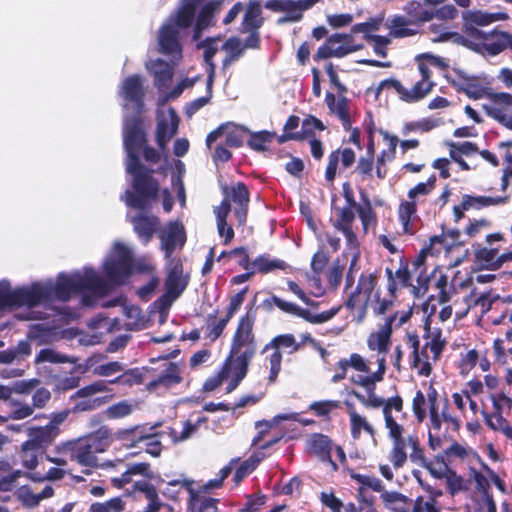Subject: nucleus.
Here are the masks:
<instances>
[{"instance_id":"69168bd1","label":"nucleus","mask_w":512,"mask_h":512,"mask_svg":"<svg viewBox=\"0 0 512 512\" xmlns=\"http://www.w3.org/2000/svg\"><path fill=\"white\" fill-rule=\"evenodd\" d=\"M376 285V278L372 274H362L359 278L358 285L356 287V290L366 296L371 302L373 301L372 298H374V295L376 292H374Z\"/></svg>"},{"instance_id":"f03ea898","label":"nucleus","mask_w":512,"mask_h":512,"mask_svg":"<svg viewBox=\"0 0 512 512\" xmlns=\"http://www.w3.org/2000/svg\"><path fill=\"white\" fill-rule=\"evenodd\" d=\"M145 133L138 117L124 118V146L127 153L126 171L133 176V189L135 193L127 190L121 196L128 206L144 210L150 202L157 199L159 184L139 163V154L143 151L146 161L156 163L159 153L145 146Z\"/></svg>"},{"instance_id":"9d476101","label":"nucleus","mask_w":512,"mask_h":512,"mask_svg":"<svg viewBox=\"0 0 512 512\" xmlns=\"http://www.w3.org/2000/svg\"><path fill=\"white\" fill-rule=\"evenodd\" d=\"M168 266L165 293L158 300L161 310L169 309L188 284L187 278L183 276L182 265L178 261L170 260Z\"/></svg>"},{"instance_id":"c85d7f7f","label":"nucleus","mask_w":512,"mask_h":512,"mask_svg":"<svg viewBox=\"0 0 512 512\" xmlns=\"http://www.w3.org/2000/svg\"><path fill=\"white\" fill-rule=\"evenodd\" d=\"M498 19V14L486 13L480 10H469L463 13L466 32H481L477 29V26H487Z\"/></svg>"},{"instance_id":"cd10ccee","label":"nucleus","mask_w":512,"mask_h":512,"mask_svg":"<svg viewBox=\"0 0 512 512\" xmlns=\"http://www.w3.org/2000/svg\"><path fill=\"white\" fill-rule=\"evenodd\" d=\"M325 102L330 111L338 116L343 128L350 130L351 119L348 100L345 97H339L337 99L334 94L328 92L325 97Z\"/></svg>"},{"instance_id":"6ab92c4d","label":"nucleus","mask_w":512,"mask_h":512,"mask_svg":"<svg viewBox=\"0 0 512 512\" xmlns=\"http://www.w3.org/2000/svg\"><path fill=\"white\" fill-rule=\"evenodd\" d=\"M455 76L449 78L450 83L457 91L465 93L469 98L477 100L486 96V89L480 84L478 77L469 75L464 71L455 69Z\"/></svg>"},{"instance_id":"2eb2a0df","label":"nucleus","mask_w":512,"mask_h":512,"mask_svg":"<svg viewBox=\"0 0 512 512\" xmlns=\"http://www.w3.org/2000/svg\"><path fill=\"white\" fill-rule=\"evenodd\" d=\"M246 375L247 374L240 375L238 368L225 360L221 370L216 375L211 376L205 381L203 390L206 392H212L221 386L222 383L228 382L226 392L231 393L236 389Z\"/></svg>"},{"instance_id":"7c9ffc66","label":"nucleus","mask_w":512,"mask_h":512,"mask_svg":"<svg viewBox=\"0 0 512 512\" xmlns=\"http://www.w3.org/2000/svg\"><path fill=\"white\" fill-rule=\"evenodd\" d=\"M147 69L155 77V85L159 89L167 88L172 79V66L161 59L151 60L147 63Z\"/></svg>"},{"instance_id":"4d7b16f0","label":"nucleus","mask_w":512,"mask_h":512,"mask_svg":"<svg viewBox=\"0 0 512 512\" xmlns=\"http://www.w3.org/2000/svg\"><path fill=\"white\" fill-rule=\"evenodd\" d=\"M325 126L321 120L318 118L308 115L304 118L301 127V134L299 133H290L288 135L289 139H301L303 137H307L309 135L314 134L315 130L323 131Z\"/></svg>"},{"instance_id":"58836bf2","label":"nucleus","mask_w":512,"mask_h":512,"mask_svg":"<svg viewBox=\"0 0 512 512\" xmlns=\"http://www.w3.org/2000/svg\"><path fill=\"white\" fill-rule=\"evenodd\" d=\"M381 499L392 512H410L408 505H411L412 501L401 493L385 491L381 494Z\"/></svg>"},{"instance_id":"a19ab883","label":"nucleus","mask_w":512,"mask_h":512,"mask_svg":"<svg viewBox=\"0 0 512 512\" xmlns=\"http://www.w3.org/2000/svg\"><path fill=\"white\" fill-rule=\"evenodd\" d=\"M508 201V196H497V197H490V196H470L465 195L463 197L462 201V207L463 209H470V208H482L487 206H496L505 204Z\"/></svg>"},{"instance_id":"5701e85b","label":"nucleus","mask_w":512,"mask_h":512,"mask_svg":"<svg viewBox=\"0 0 512 512\" xmlns=\"http://www.w3.org/2000/svg\"><path fill=\"white\" fill-rule=\"evenodd\" d=\"M128 217L140 240L147 244L160 224L158 217L147 215L142 211L138 212L135 216L128 215Z\"/></svg>"},{"instance_id":"338daca9","label":"nucleus","mask_w":512,"mask_h":512,"mask_svg":"<svg viewBox=\"0 0 512 512\" xmlns=\"http://www.w3.org/2000/svg\"><path fill=\"white\" fill-rule=\"evenodd\" d=\"M38 451L34 446L26 447V441L21 446L20 458L24 467L34 469L38 464Z\"/></svg>"},{"instance_id":"393cba45","label":"nucleus","mask_w":512,"mask_h":512,"mask_svg":"<svg viewBox=\"0 0 512 512\" xmlns=\"http://www.w3.org/2000/svg\"><path fill=\"white\" fill-rule=\"evenodd\" d=\"M355 153L350 148L333 151L328 158V165L325 172L327 181L332 182L335 179L339 161L344 168H349L355 162Z\"/></svg>"},{"instance_id":"e433bc0d","label":"nucleus","mask_w":512,"mask_h":512,"mask_svg":"<svg viewBox=\"0 0 512 512\" xmlns=\"http://www.w3.org/2000/svg\"><path fill=\"white\" fill-rule=\"evenodd\" d=\"M499 298V295L493 294L491 291L483 292L479 295L476 293V289H473L468 296L465 297V303L467 305V310L472 307L479 306L481 308V313L486 314L491 308L494 302H496Z\"/></svg>"},{"instance_id":"0eeeda50","label":"nucleus","mask_w":512,"mask_h":512,"mask_svg":"<svg viewBox=\"0 0 512 512\" xmlns=\"http://www.w3.org/2000/svg\"><path fill=\"white\" fill-rule=\"evenodd\" d=\"M422 59H427L432 65L435 66L442 65V60L437 56L429 53L419 55L417 56V60L419 61L418 68L421 74V80L416 82L412 88H405L400 81L395 79L386 80L383 82V85L393 88L398 94L399 98L405 102L412 103L423 99L431 92L434 83L430 81L431 70L426 64L421 62Z\"/></svg>"},{"instance_id":"b1692460","label":"nucleus","mask_w":512,"mask_h":512,"mask_svg":"<svg viewBox=\"0 0 512 512\" xmlns=\"http://www.w3.org/2000/svg\"><path fill=\"white\" fill-rule=\"evenodd\" d=\"M408 344L413 350V361L412 366L417 370L418 374L422 376H429L432 371V354L426 351L424 354V349L422 352H419V339L417 335L408 334L407 336Z\"/></svg>"},{"instance_id":"5fc2aeb1","label":"nucleus","mask_w":512,"mask_h":512,"mask_svg":"<svg viewBox=\"0 0 512 512\" xmlns=\"http://www.w3.org/2000/svg\"><path fill=\"white\" fill-rule=\"evenodd\" d=\"M126 502L122 497H114L104 502H94L89 506L88 512H123Z\"/></svg>"},{"instance_id":"423d86ee","label":"nucleus","mask_w":512,"mask_h":512,"mask_svg":"<svg viewBox=\"0 0 512 512\" xmlns=\"http://www.w3.org/2000/svg\"><path fill=\"white\" fill-rule=\"evenodd\" d=\"M105 434L106 432L98 431L96 434L61 443L57 449L81 466L96 467L98 465L96 455L104 452L107 446L103 440Z\"/></svg>"},{"instance_id":"680f3d73","label":"nucleus","mask_w":512,"mask_h":512,"mask_svg":"<svg viewBox=\"0 0 512 512\" xmlns=\"http://www.w3.org/2000/svg\"><path fill=\"white\" fill-rule=\"evenodd\" d=\"M67 363L74 362L70 357L57 352L52 348L41 349L36 356V363Z\"/></svg>"},{"instance_id":"13d9d810","label":"nucleus","mask_w":512,"mask_h":512,"mask_svg":"<svg viewBox=\"0 0 512 512\" xmlns=\"http://www.w3.org/2000/svg\"><path fill=\"white\" fill-rule=\"evenodd\" d=\"M275 133L269 131H259L251 133L248 145L255 151H265L268 145L273 141Z\"/></svg>"},{"instance_id":"0e129e2a","label":"nucleus","mask_w":512,"mask_h":512,"mask_svg":"<svg viewBox=\"0 0 512 512\" xmlns=\"http://www.w3.org/2000/svg\"><path fill=\"white\" fill-rule=\"evenodd\" d=\"M483 109L488 116L492 117L508 129L512 130V114L505 112L499 107L491 105H483Z\"/></svg>"},{"instance_id":"7ed1b4c3","label":"nucleus","mask_w":512,"mask_h":512,"mask_svg":"<svg viewBox=\"0 0 512 512\" xmlns=\"http://www.w3.org/2000/svg\"><path fill=\"white\" fill-rule=\"evenodd\" d=\"M391 440L388 459L395 469L402 468L407 460L424 468H430V462L425 457L424 450L417 433H410L397 420L385 427Z\"/></svg>"},{"instance_id":"79ce46f5","label":"nucleus","mask_w":512,"mask_h":512,"mask_svg":"<svg viewBox=\"0 0 512 512\" xmlns=\"http://www.w3.org/2000/svg\"><path fill=\"white\" fill-rule=\"evenodd\" d=\"M300 348L301 344L296 341L292 334H283L274 337L268 344H266L263 352H267L271 349H277L280 352L283 350L291 354Z\"/></svg>"},{"instance_id":"8fccbe9b","label":"nucleus","mask_w":512,"mask_h":512,"mask_svg":"<svg viewBox=\"0 0 512 512\" xmlns=\"http://www.w3.org/2000/svg\"><path fill=\"white\" fill-rule=\"evenodd\" d=\"M427 339L428 340L423 348L424 354L428 351L432 354V360L436 362L445 347V340L442 338V333L439 330L429 332Z\"/></svg>"},{"instance_id":"ddd939ff","label":"nucleus","mask_w":512,"mask_h":512,"mask_svg":"<svg viewBox=\"0 0 512 512\" xmlns=\"http://www.w3.org/2000/svg\"><path fill=\"white\" fill-rule=\"evenodd\" d=\"M375 390H367L366 408H382L384 426H388L398 419V414L403 413V399L399 395L383 398L374 393Z\"/></svg>"},{"instance_id":"c756f323","label":"nucleus","mask_w":512,"mask_h":512,"mask_svg":"<svg viewBox=\"0 0 512 512\" xmlns=\"http://www.w3.org/2000/svg\"><path fill=\"white\" fill-rule=\"evenodd\" d=\"M375 362L378 369L375 372L366 373V375H357L353 377L352 381L365 388V390H375L376 383L383 380L386 372V358L384 356L377 357Z\"/></svg>"},{"instance_id":"f3484780","label":"nucleus","mask_w":512,"mask_h":512,"mask_svg":"<svg viewBox=\"0 0 512 512\" xmlns=\"http://www.w3.org/2000/svg\"><path fill=\"white\" fill-rule=\"evenodd\" d=\"M179 117L172 108L160 109L157 116V144L164 150L166 144L177 133Z\"/></svg>"},{"instance_id":"864d4df0","label":"nucleus","mask_w":512,"mask_h":512,"mask_svg":"<svg viewBox=\"0 0 512 512\" xmlns=\"http://www.w3.org/2000/svg\"><path fill=\"white\" fill-rule=\"evenodd\" d=\"M436 176L432 175L426 182L418 183L408 191V200L418 204L421 199L429 195L435 188Z\"/></svg>"},{"instance_id":"412c9836","label":"nucleus","mask_w":512,"mask_h":512,"mask_svg":"<svg viewBox=\"0 0 512 512\" xmlns=\"http://www.w3.org/2000/svg\"><path fill=\"white\" fill-rule=\"evenodd\" d=\"M396 320V315L390 316L386 319L385 323L376 331L372 333L368 340L367 345L370 350L377 351V357L384 356L390 346V337L392 334V324Z\"/></svg>"},{"instance_id":"ea45409f","label":"nucleus","mask_w":512,"mask_h":512,"mask_svg":"<svg viewBox=\"0 0 512 512\" xmlns=\"http://www.w3.org/2000/svg\"><path fill=\"white\" fill-rule=\"evenodd\" d=\"M371 301L363 294L355 290L346 302V307L351 310L354 320L361 323L366 317L367 307Z\"/></svg>"},{"instance_id":"39448f33","label":"nucleus","mask_w":512,"mask_h":512,"mask_svg":"<svg viewBox=\"0 0 512 512\" xmlns=\"http://www.w3.org/2000/svg\"><path fill=\"white\" fill-rule=\"evenodd\" d=\"M433 42H452L482 55H497L507 47L512 49L510 34H440Z\"/></svg>"},{"instance_id":"bf43d9fd","label":"nucleus","mask_w":512,"mask_h":512,"mask_svg":"<svg viewBox=\"0 0 512 512\" xmlns=\"http://www.w3.org/2000/svg\"><path fill=\"white\" fill-rule=\"evenodd\" d=\"M481 413L485 423L492 430L505 434L511 428L508 421L503 417V414L495 412L488 413L484 410Z\"/></svg>"},{"instance_id":"6e6d98bb","label":"nucleus","mask_w":512,"mask_h":512,"mask_svg":"<svg viewBox=\"0 0 512 512\" xmlns=\"http://www.w3.org/2000/svg\"><path fill=\"white\" fill-rule=\"evenodd\" d=\"M363 200L364 205L357 207L355 213H358L363 226V230L366 233L371 227L376 226L377 219L369 199L366 196H363Z\"/></svg>"},{"instance_id":"20e7f679","label":"nucleus","mask_w":512,"mask_h":512,"mask_svg":"<svg viewBox=\"0 0 512 512\" xmlns=\"http://www.w3.org/2000/svg\"><path fill=\"white\" fill-rule=\"evenodd\" d=\"M255 317L246 313L239 320L232 338L228 362L238 368L240 375L247 374L249 363L256 354L257 343L253 333Z\"/></svg>"},{"instance_id":"6e6552de","label":"nucleus","mask_w":512,"mask_h":512,"mask_svg":"<svg viewBox=\"0 0 512 512\" xmlns=\"http://www.w3.org/2000/svg\"><path fill=\"white\" fill-rule=\"evenodd\" d=\"M344 197L346 205L343 207L333 208V217L331 222L333 227L345 236L347 245L350 248H355L358 242L352 229V225L356 217L355 210L360 206V204L355 201L353 193L349 188L344 187Z\"/></svg>"},{"instance_id":"a211bd4d","label":"nucleus","mask_w":512,"mask_h":512,"mask_svg":"<svg viewBox=\"0 0 512 512\" xmlns=\"http://www.w3.org/2000/svg\"><path fill=\"white\" fill-rule=\"evenodd\" d=\"M383 22V15L372 17L368 21L352 26L350 32H376L382 27L388 29L389 32H415L414 30L406 27L408 22L404 16H395L385 25Z\"/></svg>"},{"instance_id":"9b49d317","label":"nucleus","mask_w":512,"mask_h":512,"mask_svg":"<svg viewBox=\"0 0 512 512\" xmlns=\"http://www.w3.org/2000/svg\"><path fill=\"white\" fill-rule=\"evenodd\" d=\"M362 48V43L355 41L353 34H333L323 46H321L315 57L327 59L330 57H344L349 53Z\"/></svg>"},{"instance_id":"4be33fe9","label":"nucleus","mask_w":512,"mask_h":512,"mask_svg":"<svg viewBox=\"0 0 512 512\" xmlns=\"http://www.w3.org/2000/svg\"><path fill=\"white\" fill-rule=\"evenodd\" d=\"M121 96L126 101L125 107L130 103L133 109L140 113L143 107V88L141 78L137 75L130 76L123 81L121 90Z\"/></svg>"},{"instance_id":"72a5a7b5","label":"nucleus","mask_w":512,"mask_h":512,"mask_svg":"<svg viewBox=\"0 0 512 512\" xmlns=\"http://www.w3.org/2000/svg\"><path fill=\"white\" fill-rule=\"evenodd\" d=\"M181 380L177 365L170 363L155 380L148 384V388L149 390L168 389L179 384Z\"/></svg>"},{"instance_id":"bb28decb","label":"nucleus","mask_w":512,"mask_h":512,"mask_svg":"<svg viewBox=\"0 0 512 512\" xmlns=\"http://www.w3.org/2000/svg\"><path fill=\"white\" fill-rule=\"evenodd\" d=\"M231 211V204H229L228 196L223 199L221 204L214 208L216 216L217 230L221 237L225 238V244L231 242L234 237V231L227 223V217Z\"/></svg>"},{"instance_id":"f704fd0d","label":"nucleus","mask_w":512,"mask_h":512,"mask_svg":"<svg viewBox=\"0 0 512 512\" xmlns=\"http://www.w3.org/2000/svg\"><path fill=\"white\" fill-rule=\"evenodd\" d=\"M309 449L310 451L318 456L323 461H328L333 466V469L336 470L337 466L334 462L331 460V441L327 436L316 434L313 435L309 439Z\"/></svg>"},{"instance_id":"4468645a","label":"nucleus","mask_w":512,"mask_h":512,"mask_svg":"<svg viewBox=\"0 0 512 512\" xmlns=\"http://www.w3.org/2000/svg\"><path fill=\"white\" fill-rule=\"evenodd\" d=\"M160 248L165 253L167 261L172 260V254L181 250L186 242L184 226L179 221L169 222L160 232Z\"/></svg>"},{"instance_id":"473e14b6","label":"nucleus","mask_w":512,"mask_h":512,"mask_svg":"<svg viewBox=\"0 0 512 512\" xmlns=\"http://www.w3.org/2000/svg\"><path fill=\"white\" fill-rule=\"evenodd\" d=\"M475 262L483 269L497 270L501 267L498 249L477 247L474 251Z\"/></svg>"},{"instance_id":"f257e3e1","label":"nucleus","mask_w":512,"mask_h":512,"mask_svg":"<svg viewBox=\"0 0 512 512\" xmlns=\"http://www.w3.org/2000/svg\"><path fill=\"white\" fill-rule=\"evenodd\" d=\"M132 261L131 250L121 243H115L103 264L107 280L95 270L85 268L71 274L60 273L56 282L48 280L15 290L11 289L9 282L0 281V308H32L52 300L67 301L71 295L77 293L82 294V305L93 306L113 286L121 285L128 279L132 272Z\"/></svg>"},{"instance_id":"37998d69","label":"nucleus","mask_w":512,"mask_h":512,"mask_svg":"<svg viewBox=\"0 0 512 512\" xmlns=\"http://www.w3.org/2000/svg\"><path fill=\"white\" fill-rule=\"evenodd\" d=\"M426 250H422L419 256L413 261L411 270L412 277L416 280L419 289L423 288L427 290V285L430 280V276L426 268Z\"/></svg>"},{"instance_id":"2f4dec72","label":"nucleus","mask_w":512,"mask_h":512,"mask_svg":"<svg viewBox=\"0 0 512 512\" xmlns=\"http://www.w3.org/2000/svg\"><path fill=\"white\" fill-rule=\"evenodd\" d=\"M417 204L413 201H402L398 208V218L402 225L403 232L413 234L415 232V221L417 220Z\"/></svg>"},{"instance_id":"a878e982","label":"nucleus","mask_w":512,"mask_h":512,"mask_svg":"<svg viewBox=\"0 0 512 512\" xmlns=\"http://www.w3.org/2000/svg\"><path fill=\"white\" fill-rule=\"evenodd\" d=\"M27 433L29 440L26 441V447L34 446L37 449L47 447L58 436V432L48 424L44 427H29Z\"/></svg>"},{"instance_id":"f8f14e48","label":"nucleus","mask_w":512,"mask_h":512,"mask_svg":"<svg viewBox=\"0 0 512 512\" xmlns=\"http://www.w3.org/2000/svg\"><path fill=\"white\" fill-rule=\"evenodd\" d=\"M265 302L267 304H274L283 312L298 316L312 324L325 323L331 320L340 310V308L337 307L319 314H314L311 311L303 309L292 302L285 301L276 295H273L270 299L266 300Z\"/></svg>"},{"instance_id":"a18cd8bd","label":"nucleus","mask_w":512,"mask_h":512,"mask_svg":"<svg viewBox=\"0 0 512 512\" xmlns=\"http://www.w3.org/2000/svg\"><path fill=\"white\" fill-rule=\"evenodd\" d=\"M218 502V499L197 495L190 489L189 507L192 512H218Z\"/></svg>"},{"instance_id":"c03bdc74","label":"nucleus","mask_w":512,"mask_h":512,"mask_svg":"<svg viewBox=\"0 0 512 512\" xmlns=\"http://www.w3.org/2000/svg\"><path fill=\"white\" fill-rule=\"evenodd\" d=\"M262 10L259 4L251 3L245 10L243 17V31L242 32H256L262 25L263 19L261 17Z\"/></svg>"},{"instance_id":"4c0bfd02","label":"nucleus","mask_w":512,"mask_h":512,"mask_svg":"<svg viewBox=\"0 0 512 512\" xmlns=\"http://www.w3.org/2000/svg\"><path fill=\"white\" fill-rule=\"evenodd\" d=\"M349 420H350V428L351 435L354 439H359L362 430L365 431L371 437H374L376 431L372 424L367 420L365 416L360 415L356 412L354 407H351L349 411Z\"/></svg>"},{"instance_id":"774afa93","label":"nucleus","mask_w":512,"mask_h":512,"mask_svg":"<svg viewBox=\"0 0 512 512\" xmlns=\"http://www.w3.org/2000/svg\"><path fill=\"white\" fill-rule=\"evenodd\" d=\"M490 399L495 413L504 414L512 409V398L503 392L491 394Z\"/></svg>"},{"instance_id":"603ef678","label":"nucleus","mask_w":512,"mask_h":512,"mask_svg":"<svg viewBox=\"0 0 512 512\" xmlns=\"http://www.w3.org/2000/svg\"><path fill=\"white\" fill-rule=\"evenodd\" d=\"M7 409V415H4V417H8V420H22L31 416L34 412L33 407L16 399L9 400Z\"/></svg>"},{"instance_id":"052dcab7","label":"nucleus","mask_w":512,"mask_h":512,"mask_svg":"<svg viewBox=\"0 0 512 512\" xmlns=\"http://www.w3.org/2000/svg\"><path fill=\"white\" fill-rule=\"evenodd\" d=\"M133 410L134 405L127 400H123L109 406L104 413L108 419H120L130 415Z\"/></svg>"},{"instance_id":"1a4fd4ad","label":"nucleus","mask_w":512,"mask_h":512,"mask_svg":"<svg viewBox=\"0 0 512 512\" xmlns=\"http://www.w3.org/2000/svg\"><path fill=\"white\" fill-rule=\"evenodd\" d=\"M202 2L203 0H180L177 9L170 13L158 32H179L191 28Z\"/></svg>"},{"instance_id":"3c124183","label":"nucleus","mask_w":512,"mask_h":512,"mask_svg":"<svg viewBox=\"0 0 512 512\" xmlns=\"http://www.w3.org/2000/svg\"><path fill=\"white\" fill-rule=\"evenodd\" d=\"M176 35L177 34H160L159 36L160 51L170 55L173 59H179L181 57V48Z\"/></svg>"},{"instance_id":"09e8293b","label":"nucleus","mask_w":512,"mask_h":512,"mask_svg":"<svg viewBox=\"0 0 512 512\" xmlns=\"http://www.w3.org/2000/svg\"><path fill=\"white\" fill-rule=\"evenodd\" d=\"M277 5L280 6L281 10L284 11V15L277 19V23H285V22H296L299 21L303 16V8L301 4L288 0L285 4L280 1H277Z\"/></svg>"},{"instance_id":"dca6fc26","label":"nucleus","mask_w":512,"mask_h":512,"mask_svg":"<svg viewBox=\"0 0 512 512\" xmlns=\"http://www.w3.org/2000/svg\"><path fill=\"white\" fill-rule=\"evenodd\" d=\"M153 431L154 427H134L132 429L125 430L120 434L123 440H131L133 444L144 442L146 452L154 457H157L161 454L162 446L160 440L158 439L160 434Z\"/></svg>"},{"instance_id":"de8ad7c7","label":"nucleus","mask_w":512,"mask_h":512,"mask_svg":"<svg viewBox=\"0 0 512 512\" xmlns=\"http://www.w3.org/2000/svg\"><path fill=\"white\" fill-rule=\"evenodd\" d=\"M218 42L219 39L209 38L203 43L199 45L200 48L204 49L203 57L204 61L209 65V73H208V88L209 90L212 87L214 74H215V65L212 62V58L218 50Z\"/></svg>"},{"instance_id":"e2e57ef3","label":"nucleus","mask_w":512,"mask_h":512,"mask_svg":"<svg viewBox=\"0 0 512 512\" xmlns=\"http://www.w3.org/2000/svg\"><path fill=\"white\" fill-rule=\"evenodd\" d=\"M366 42L372 47L375 54L381 57H386V48L390 43V38L387 36L365 34Z\"/></svg>"},{"instance_id":"c9c22d12","label":"nucleus","mask_w":512,"mask_h":512,"mask_svg":"<svg viewBox=\"0 0 512 512\" xmlns=\"http://www.w3.org/2000/svg\"><path fill=\"white\" fill-rule=\"evenodd\" d=\"M220 2L210 1L204 4L199 13H196L194 30L192 32H203L209 28L214 21V14L219 9Z\"/></svg>"},{"instance_id":"aec40b11","label":"nucleus","mask_w":512,"mask_h":512,"mask_svg":"<svg viewBox=\"0 0 512 512\" xmlns=\"http://www.w3.org/2000/svg\"><path fill=\"white\" fill-rule=\"evenodd\" d=\"M222 189L225 198L228 195L229 203L233 201L236 204L234 215L238 220V224L243 225L246 222L249 203V192L246 185L242 182H238L236 185L232 186L230 190L227 186H223Z\"/></svg>"},{"instance_id":"49530a36","label":"nucleus","mask_w":512,"mask_h":512,"mask_svg":"<svg viewBox=\"0 0 512 512\" xmlns=\"http://www.w3.org/2000/svg\"><path fill=\"white\" fill-rule=\"evenodd\" d=\"M253 270L262 274L273 272L276 269L285 270L288 265L280 259L269 256H259L252 262Z\"/></svg>"}]
</instances>
